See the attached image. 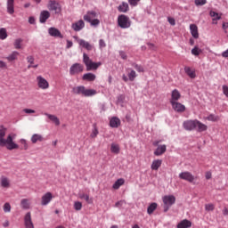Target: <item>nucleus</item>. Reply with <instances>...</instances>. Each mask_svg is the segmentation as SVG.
Masks as SVG:
<instances>
[{"instance_id":"nucleus-14","label":"nucleus","mask_w":228,"mask_h":228,"mask_svg":"<svg viewBox=\"0 0 228 228\" xmlns=\"http://www.w3.org/2000/svg\"><path fill=\"white\" fill-rule=\"evenodd\" d=\"M51 17V12L47 10H44L39 14V22L41 24H45L47 22V20Z\"/></svg>"},{"instance_id":"nucleus-34","label":"nucleus","mask_w":228,"mask_h":228,"mask_svg":"<svg viewBox=\"0 0 228 228\" xmlns=\"http://www.w3.org/2000/svg\"><path fill=\"white\" fill-rule=\"evenodd\" d=\"M184 72L189 76V77H191V79H195V77H197L195 71L191 70V68L190 67H185Z\"/></svg>"},{"instance_id":"nucleus-28","label":"nucleus","mask_w":228,"mask_h":228,"mask_svg":"<svg viewBox=\"0 0 228 228\" xmlns=\"http://www.w3.org/2000/svg\"><path fill=\"white\" fill-rule=\"evenodd\" d=\"M19 52L17 51H13L12 53H10L7 57H6V60L9 61V62H12V61H15L17 60H19Z\"/></svg>"},{"instance_id":"nucleus-9","label":"nucleus","mask_w":228,"mask_h":228,"mask_svg":"<svg viewBox=\"0 0 228 228\" xmlns=\"http://www.w3.org/2000/svg\"><path fill=\"white\" fill-rule=\"evenodd\" d=\"M85 70V67L80 63H75L69 68V75L76 76V74H80Z\"/></svg>"},{"instance_id":"nucleus-29","label":"nucleus","mask_w":228,"mask_h":228,"mask_svg":"<svg viewBox=\"0 0 228 228\" xmlns=\"http://www.w3.org/2000/svg\"><path fill=\"white\" fill-rule=\"evenodd\" d=\"M44 115H45V117H47L49 118V120L53 122L55 124V126H60V118H58V117H56L55 115H53V114H49L47 112L44 113Z\"/></svg>"},{"instance_id":"nucleus-37","label":"nucleus","mask_w":228,"mask_h":228,"mask_svg":"<svg viewBox=\"0 0 228 228\" xmlns=\"http://www.w3.org/2000/svg\"><path fill=\"white\" fill-rule=\"evenodd\" d=\"M156 209H158V203H151L147 208L148 215H152Z\"/></svg>"},{"instance_id":"nucleus-35","label":"nucleus","mask_w":228,"mask_h":228,"mask_svg":"<svg viewBox=\"0 0 228 228\" xmlns=\"http://www.w3.org/2000/svg\"><path fill=\"white\" fill-rule=\"evenodd\" d=\"M110 127H118L120 126V118L114 117L110 121Z\"/></svg>"},{"instance_id":"nucleus-4","label":"nucleus","mask_w":228,"mask_h":228,"mask_svg":"<svg viewBox=\"0 0 228 228\" xmlns=\"http://www.w3.org/2000/svg\"><path fill=\"white\" fill-rule=\"evenodd\" d=\"M118 26L121 29H129L131 28V19L126 14H121L118 16Z\"/></svg>"},{"instance_id":"nucleus-57","label":"nucleus","mask_w":228,"mask_h":228,"mask_svg":"<svg viewBox=\"0 0 228 228\" xmlns=\"http://www.w3.org/2000/svg\"><path fill=\"white\" fill-rule=\"evenodd\" d=\"M124 204H126V200H119V201L116 202L115 208H122V206H124Z\"/></svg>"},{"instance_id":"nucleus-20","label":"nucleus","mask_w":228,"mask_h":228,"mask_svg":"<svg viewBox=\"0 0 228 228\" xmlns=\"http://www.w3.org/2000/svg\"><path fill=\"white\" fill-rule=\"evenodd\" d=\"M181 99V93H179V90L175 89L171 93V99H170V104L173 102H177Z\"/></svg>"},{"instance_id":"nucleus-5","label":"nucleus","mask_w":228,"mask_h":228,"mask_svg":"<svg viewBox=\"0 0 228 228\" xmlns=\"http://www.w3.org/2000/svg\"><path fill=\"white\" fill-rule=\"evenodd\" d=\"M164 204V212L167 213L174 204H175V196L174 195H166L162 198Z\"/></svg>"},{"instance_id":"nucleus-24","label":"nucleus","mask_w":228,"mask_h":228,"mask_svg":"<svg viewBox=\"0 0 228 228\" xmlns=\"http://www.w3.org/2000/svg\"><path fill=\"white\" fill-rule=\"evenodd\" d=\"M190 31L193 38H199V28L195 24L190 25Z\"/></svg>"},{"instance_id":"nucleus-27","label":"nucleus","mask_w":228,"mask_h":228,"mask_svg":"<svg viewBox=\"0 0 228 228\" xmlns=\"http://www.w3.org/2000/svg\"><path fill=\"white\" fill-rule=\"evenodd\" d=\"M190 227H191V221L188 219H183L177 224V228H190Z\"/></svg>"},{"instance_id":"nucleus-43","label":"nucleus","mask_w":228,"mask_h":228,"mask_svg":"<svg viewBox=\"0 0 228 228\" xmlns=\"http://www.w3.org/2000/svg\"><path fill=\"white\" fill-rule=\"evenodd\" d=\"M22 38H17L14 40L13 45L16 49H22Z\"/></svg>"},{"instance_id":"nucleus-31","label":"nucleus","mask_w":228,"mask_h":228,"mask_svg":"<svg viewBox=\"0 0 228 228\" xmlns=\"http://www.w3.org/2000/svg\"><path fill=\"white\" fill-rule=\"evenodd\" d=\"M30 142H32V143H37V142H44V136H42V134H34L30 138Z\"/></svg>"},{"instance_id":"nucleus-49","label":"nucleus","mask_w":228,"mask_h":228,"mask_svg":"<svg viewBox=\"0 0 228 228\" xmlns=\"http://www.w3.org/2000/svg\"><path fill=\"white\" fill-rule=\"evenodd\" d=\"M209 15L210 17H214L213 20H220V19H222V17L215 11H210Z\"/></svg>"},{"instance_id":"nucleus-8","label":"nucleus","mask_w":228,"mask_h":228,"mask_svg":"<svg viewBox=\"0 0 228 228\" xmlns=\"http://www.w3.org/2000/svg\"><path fill=\"white\" fill-rule=\"evenodd\" d=\"M74 38H76L78 45H80V47H82V49H86V51H93L94 45L90 44L88 41H86L85 39H80L77 37H74Z\"/></svg>"},{"instance_id":"nucleus-30","label":"nucleus","mask_w":228,"mask_h":228,"mask_svg":"<svg viewBox=\"0 0 228 228\" xmlns=\"http://www.w3.org/2000/svg\"><path fill=\"white\" fill-rule=\"evenodd\" d=\"M27 61H28V63H29V65L28 66V69H37L38 68V64L33 65L35 63V57H33V55H28L27 57Z\"/></svg>"},{"instance_id":"nucleus-48","label":"nucleus","mask_w":228,"mask_h":228,"mask_svg":"<svg viewBox=\"0 0 228 228\" xmlns=\"http://www.w3.org/2000/svg\"><path fill=\"white\" fill-rule=\"evenodd\" d=\"M90 26H93L94 28H97V26H99L101 24V20H99V19H94L91 20L90 21H88Z\"/></svg>"},{"instance_id":"nucleus-59","label":"nucleus","mask_w":228,"mask_h":228,"mask_svg":"<svg viewBox=\"0 0 228 228\" xmlns=\"http://www.w3.org/2000/svg\"><path fill=\"white\" fill-rule=\"evenodd\" d=\"M119 56L122 58V60H127V54H126V52L119 51Z\"/></svg>"},{"instance_id":"nucleus-63","label":"nucleus","mask_w":228,"mask_h":228,"mask_svg":"<svg viewBox=\"0 0 228 228\" xmlns=\"http://www.w3.org/2000/svg\"><path fill=\"white\" fill-rule=\"evenodd\" d=\"M223 29L224 30V33H227L228 23H223Z\"/></svg>"},{"instance_id":"nucleus-15","label":"nucleus","mask_w":228,"mask_h":228,"mask_svg":"<svg viewBox=\"0 0 228 228\" xmlns=\"http://www.w3.org/2000/svg\"><path fill=\"white\" fill-rule=\"evenodd\" d=\"M71 28L73 31L79 32L85 28V21L83 20H79L77 22L72 23Z\"/></svg>"},{"instance_id":"nucleus-2","label":"nucleus","mask_w":228,"mask_h":228,"mask_svg":"<svg viewBox=\"0 0 228 228\" xmlns=\"http://www.w3.org/2000/svg\"><path fill=\"white\" fill-rule=\"evenodd\" d=\"M71 93L74 94V95H83V97H94V95H97L95 89H86L85 86L73 87Z\"/></svg>"},{"instance_id":"nucleus-45","label":"nucleus","mask_w":228,"mask_h":228,"mask_svg":"<svg viewBox=\"0 0 228 228\" xmlns=\"http://www.w3.org/2000/svg\"><path fill=\"white\" fill-rule=\"evenodd\" d=\"M73 208L75 211H81V209H83V203H81L80 201H75L73 204Z\"/></svg>"},{"instance_id":"nucleus-7","label":"nucleus","mask_w":228,"mask_h":228,"mask_svg":"<svg viewBox=\"0 0 228 228\" xmlns=\"http://www.w3.org/2000/svg\"><path fill=\"white\" fill-rule=\"evenodd\" d=\"M183 127L185 129V131H194V129H197V119H189L183 121Z\"/></svg>"},{"instance_id":"nucleus-39","label":"nucleus","mask_w":228,"mask_h":228,"mask_svg":"<svg viewBox=\"0 0 228 228\" xmlns=\"http://www.w3.org/2000/svg\"><path fill=\"white\" fill-rule=\"evenodd\" d=\"M110 151L113 154H118L120 152V146H118V144L112 143L110 146Z\"/></svg>"},{"instance_id":"nucleus-17","label":"nucleus","mask_w":228,"mask_h":228,"mask_svg":"<svg viewBox=\"0 0 228 228\" xmlns=\"http://www.w3.org/2000/svg\"><path fill=\"white\" fill-rule=\"evenodd\" d=\"M7 13L13 15L15 13V0H7L6 2Z\"/></svg>"},{"instance_id":"nucleus-32","label":"nucleus","mask_w":228,"mask_h":228,"mask_svg":"<svg viewBox=\"0 0 228 228\" xmlns=\"http://www.w3.org/2000/svg\"><path fill=\"white\" fill-rule=\"evenodd\" d=\"M96 77H97L94 73H86L82 77L84 81H95Z\"/></svg>"},{"instance_id":"nucleus-44","label":"nucleus","mask_w":228,"mask_h":228,"mask_svg":"<svg viewBox=\"0 0 228 228\" xmlns=\"http://www.w3.org/2000/svg\"><path fill=\"white\" fill-rule=\"evenodd\" d=\"M132 67L137 70V72H144L145 69H143V67L142 65H138L136 62L131 63Z\"/></svg>"},{"instance_id":"nucleus-22","label":"nucleus","mask_w":228,"mask_h":228,"mask_svg":"<svg viewBox=\"0 0 228 228\" xmlns=\"http://www.w3.org/2000/svg\"><path fill=\"white\" fill-rule=\"evenodd\" d=\"M196 127L198 133H204V131H208V126L200 122L199 119H196Z\"/></svg>"},{"instance_id":"nucleus-36","label":"nucleus","mask_w":228,"mask_h":228,"mask_svg":"<svg viewBox=\"0 0 228 228\" xmlns=\"http://www.w3.org/2000/svg\"><path fill=\"white\" fill-rule=\"evenodd\" d=\"M78 197H79V199L86 200V202H87L88 204L94 203V200L92 198H90V196L88 194L80 193V194H78Z\"/></svg>"},{"instance_id":"nucleus-60","label":"nucleus","mask_w":228,"mask_h":228,"mask_svg":"<svg viewBox=\"0 0 228 228\" xmlns=\"http://www.w3.org/2000/svg\"><path fill=\"white\" fill-rule=\"evenodd\" d=\"M167 21L171 26H175V19L168 17Z\"/></svg>"},{"instance_id":"nucleus-6","label":"nucleus","mask_w":228,"mask_h":228,"mask_svg":"<svg viewBox=\"0 0 228 228\" xmlns=\"http://www.w3.org/2000/svg\"><path fill=\"white\" fill-rule=\"evenodd\" d=\"M47 8L49 12H53L55 15L61 13V5L56 0H49Z\"/></svg>"},{"instance_id":"nucleus-11","label":"nucleus","mask_w":228,"mask_h":228,"mask_svg":"<svg viewBox=\"0 0 228 228\" xmlns=\"http://www.w3.org/2000/svg\"><path fill=\"white\" fill-rule=\"evenodd\" d=\"M37 83L38 88H41V90H47V88H49V82L42 76L37 77Z\"/></svg>"},{"instance_id":"nucleus-33","label":"nucleus","mask_w":228,"mask_h":228,"mask_svg":"<svg viewBox=\"0 0 228 228\" xmlns=\"http://www.w3.org/2000/svg\"><path fill=\"white\" fill-rule=\"evenodd\" d=\"M125 183L126 180H124V178L118 179L112 185L113 190H118V188H120V186H123Z\"/></svg>"},{"instance_id":"nucleus-58","label":"nucleus","mask_w":228,"mask_h":228,"mask_svg":"<svg viewBox=\"0 0 228 228\" xmlns=\"http://www.w3.org/2000/svg\"><path fill=\"white\" fill-rule=\"evenodd\" d=\"M23 112L27 113L28 115H30L31 113H36L37 111L35 110H32V109H24Z\"/></svg>"},{"instance_id":"nucleus-3","label":"nucleus","mask_w":228,"mask_h":228,"mask_svg":"<svg viewBox=\"0 0 228 228\" xmlns=\"http://www.w3.org/2000/svg\"><path fill=\"white\" fill-rule=\"evenodd\" d=\"M83 61L86 67V70H97L101 65H102V62H94L90 60V57L86 53H83Z\"/></svg>"},{"instance_id":"nucleus-56","label":"nucleus","mask_w":228,"mask_h":228,"mask_svg":"<svg viewBox=\"0 0 228 228\" xmlns=\"http://www.w3.org/2000/svg\"><path fill=\"white\" fill-rule=\"evenodd\" d=\"M128 3L130 6H138V3H140V0H128Z\"/></svg>"},{"instance_id":"nucleus-23","label":"nucleus","mask_w":228,"mask_h":228,"mask_svg":"<svg viewBox=\"0 0 228 228\" xmlns=\"http://www.w3.org/2000/svg\"><path fill=\"white\" fill-rule=\"evenodd\" d=\"M118 11L120 12V13H127V12H129V4L126 2H122L118 6Z\"/></svg>"},{"instance_id":"nucleus-50","label":"nucleus","mask_w":228,"mask_h":228,"mask_svg":"<svg viewBox=\"0 0 228 228\" xmlns=\"http://www.w3.org/2000/svg\"><path fill=\"white\" fill-rule=\"evenodd\" d=\"M20 143L21 144V149L28 151L29 146L28 145V141H26V139H20Z\"/></svg>"},{"instance_id":"nucleus-26","label":"nucleus","mask_w":228,"mask_h":228,"mask_svg":"<svg viewBox=\"0 0 228 228\" xmlns=\"http://www.w3.org/2000/svg\"><path fill=\"white\" fill-rule=\"evenodd\" d=\"M0 185L2 188H10V180L8 177L2 175L0 178Z\"/></svg>"},{"instance_id":"nucleus-19","label":"nucleus","mask_w":228,"mask_h":228,"mask_svg":"<svg viewBox=\"0 0 228 228\" xmlns=\"http://www.w3.org/2000/svg\"><path fill=\"white\" fill-rule=\"evenodd\" d=\"M95 17H97V12L95 11H88L86 14L84 15L83 19L86 22H90L91 20H94Z\"/></svg>"},{"instance_id":"nucleus-52","label":"nucleus","mask_w":228,"mask_h":228,"mask_svg":"<svg viewBox=\"0 0 228 228\" xmlns=\"http://www.w3.org/2000/svg\"><path fill=\"white\" fill-rule=\"evenodd\" d=\"M4 213H10V211H12V206L10 205V203H4Z\"/></svg>"},{"instance_id":"nucleus-13","label":"nucleus","mask_w":228,"mask_h":228,"mask_svg":"<svg viewBox=\"0 0 228 228\" xmlns=\"http://www.w3.org/2000/svg\"><path fill=\"white\" fill-rule=\"evenodd\" d=\"M48 34L50 37H53L54 38H63V35L60 31V29L52 27L48 28Z\"/></svg>"},{"instance_id":"nucleus-47","label":"nucleus","mask_w":228,"mask_h":228,"mask_svg":"<svg viewBox=\"0 0 228 228\" xmlns=\"http://www.w3.org/2000/svg\"><path fill=\"white\" fill-rule=\"evenodd\" d=\"M191 53L193 56H199L200 53H202V50L200 49L198 46H194V48L191 49Z\"/></svg>"},{"instance_id":"nucleus-61","label":"nucleus","mask_w":228,"mask_h":228,"mask_svg":"<svg viewBox=\"0 0 228 228\" xmlns=\"http://www.w3.org/2000/svg\"><path fill=\"white\" fill-rule=\"evenodd\" d=\"M72 45H74V43H72L70 40H67L66 49H70Z\"/></svg>"},{"instance_id":"nucleus-12","label":"nucleus","mask_w":228,"mask_h":228,"mask_svg":"<svg viewBox=\"0 0 228 228\" xmlns=\"http://www.w3.org/2000/svg\"><path fill=\"white\" fill-rule=\"evenodd\" d=\"M171 106L173 110L176 111V113H184V111H186V106H184L183 103L179 102H173L171 103Z\"/></svg>"},{"instance_id":"nucleus-40","label":"nucleus","mask_w":228,"mask_h":228,"mask_svg":"<svg viewBox=\"0 0 228 228\" xmlns=\"http://www.w3.org/2000/svg\"><path fill=\"white\" fill-rule=\"evenodd\" d=\"M206 120H208L209 122H218V120H220V117L216 116L215 114H209L206 118Z\"/></svg>"},{"instance_id":"nucleus-42","label":"nucleus","mask_w":228,"mask_h":228,"mask_svg":"<svg viewBox=\"0 0 228 228\" xmlns=\"http://www.w3.org/2000/svg\"><path fill=\"white\" fill-rule=\"evenodd\" d=\"M129 81H134L137 77L136 71L134 69H130V72L127 74Z\"/></svg>"},{"instance_id":"nucleus-46","label":"nucleus","mask_w":228,"mask_h":228,"mask_svg":"<svg viewBox=\"0 0 228 228\" xmlns=\"http://www.w3.org/2000/svg\"><path fill=\"white\" fill-rule=\"evenodd\" d=\"M99 134V129H97V126H93V130L91 133V138H97V135Z\"/></svg>"},{"instance_id":"nucleus-64","label":"nucleus","mask_w":228,"mask_h":228,"mask_svg":"<svg viewBox=\"0 0 228 228\" xmlns=\"http://www.w3.org/2000/svg\"><path fill=\"white\" fill-rule=\"evenodd\" d=\"M28 22H29V24H35V18L34 17H29L28 18Z\"/></svg>"},{"instance_id":"nucleus-1","label":"nucleus","mask_w":228,"mask_h":228,"mask_svg":"<svg viewBox=\"0 0 228 228\" xmlns=\"http://www.w3.org/2000/svg\"><path fill=\"white\" fill-rule=\"evenodd\" d=\"M6 131L8 129L4 126H0V147H7L8 151H13V149H19V144L15 143L13 140L17 138L16 134H10L6 139Z\"/></svg>"},{"instance_id":"nucleus-10","label":"nucleus","mask_w":228,"mask_h":228,"mask_svg":"<svg viewBox=\"0 0 228 228\" xmlns=\"http://www.w3.org/2000/svg\"><path fill=\"white\" fill-rule=\"evenodd\" d=\"M178 177L179 179H183V181H187L188 183H193V181H195V176L189 171L180 173Z\"/></svg>"},{"instance_id":"nucleus-18","label":"nucleus","mask_w":228,"mask_h":228,"mask_svg":"<svg viewBox=\"0 0 228 228\" xmlns=\"http://www.w3.org/2000/svg\"><path fill=\"white\" fill-rule=\"evenodd\" d=\"M24 224L26 228H35L33 221L31 220V212H28L24 217Z\"/></svg>"},{"instance_id":"nucleus-54","label":"nucleus","mask_w":228,"mask_h":228,"mask_svg":"<svg viewBox=\"0 0 228 228\" xmlns=\"http://www.w3.org/2000/svg\"><path fill=\"white\" fill-rule=\"evenodd\" d=\"M106 47V41L104 39L99 40V49H104Z\"/></svg>"},{"instance_id":"nucleus-62","label":"nucleus","mask_w":228,"mask_h":228,"mask_svg":"<svg viewBox=\"0 0 228 228\" xmlns=\"http://www.w3.org/2000/svg\"><path fill=\"white\" fill-rule=\"evenodd\" d=\"M0 69H8L6 62L0 61Z\"/></svg>"},{"instance_id":"nucleus-53","label":"nucleus","mask_w":228,"mask_h":228,"mask_svg":"<svg viewBox=\"0 0 228 228\" xmlns=\"http://www.w3.org/2000/svg\"><path fill=\"white\" fill-rule=\"evenodd\" d=\"M206 211H214L215 210V205L214 204H206L205 205Z\"/></svg>"},{"instance_id":"nucleus-51","label":"nucleus","mask_w":228,"mask_h":228,"mask_svg":"<svg viewBox=\"0 0 228 228\" xmlns=\"http://www.w3.org/2000/svg\"><path fill=\"white\" fill-rule=\"evenodd\" d=\"M196 6H204L208 3V0H194Z\"/></svg>"},{"instance_id":"nucleus-41","label":"nucleus","mask_w":228,"mask_h":228,"mask_svg":"<svg viewBox=\"0 0 228 228\" xmlns=\"http://www.w3.org/2000/svg\"><path fill=\"white\" fill-rule=\"evenodd\" d=\"M20 206H21L22 209H29V206H30L29 200H28V199L21 200Z\"/></svg>"},{"instance_id":"nucleus-21","label":"nucleus","mask_w":228,"mask_h":228,"mask_svg":"<svg viewBox=\"0 0 228 228\" xmlns=\"http://www.w3.org/2000/svg\"><path fill=\"white\" fill-rule=\"evenodd\" d=\"M167 152V145L162 144L159 145L157 149L154 151L153 154L154 156H163Z\"/></svg>"},{"instance_id":"nucleus-25","label":"nucleus","mask_w":228,"mask_h":228,"mask_svg":"<svg viewBox=\"0 0 228 228\" xmlns=\"http://www.w3.org/2000/svg\"><path fill=\"white\" fill-rule=\"evenodd\" d=\"M163 165L162 159H154L151 165L152 170H159V167Z\"/></svg>"},{"instance_id":"nucleus-55","label":"nucleus","mask_w":228,"mask_h":228,"mask_svg":"<svg viewBox=\"0 0 228 228\" xmlns=\"http://www.w3.org/2000/svg\"><path fill=\"white\" fill-rule=\"evenodd\" d=\"M222 89H223L224 95H225V97H227V99H228V86L224 85L222 86Z\"/></svg>"},{"instance_id":"nucleus-16","label":"nucleus","mask_w":228,"mask_h":228,"mask_svg":"<svg viewBox=\"0 0 228 228\" xmlns=\"http://www.w3.org/2000/svg\"><path fill=\"white\" fill-rule=\"evenodd\" d=\"M53 200V193L46 192L41 198V206H47Z\"/></svg>"},{"instance_id":"nucleus-38","label":"nucleus","mask_w":228,"mask_h":228,"mask_svg":"<svg viewBox=\"0 0 228 228\" xmlns=\"http://www.w3.org/2000/svg\"><path fill=\"white\" fill-rule=\"evenodd\" d=\"M8 38V32L5 28H0V40H6Z\"/></svg>"}]
</instances>
